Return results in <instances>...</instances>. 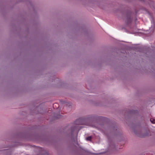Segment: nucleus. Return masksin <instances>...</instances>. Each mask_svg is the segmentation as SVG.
Wrapping results in <instances>:
<instances>
[{"mask_svg":"<svg viewBox=\"0 0 155 155\" xmlns=\"http://www.w3.org/2000/svg\"><path fill=\"white\" fill-rule=\"evenodd\" d=\"M132 21V19L130 17H129L127 19V23L128 24L131 22Z\"/></svg>","mask_w":155,"mask_h":155,"instance_id":"f257e3e1","label":"nucleus"},{"mask_svg":"<svg viewBox=\"0 0 155 155\" xmlns=\"http://www.w3.org/2000/svg\"><path fill=\"white\" fill-rule=\"evenodd\" d=\"M151 122L153 124H155V120L153 119H150Z\"/></svg>","mask_w":155,"mask_h":155,"instance_id":"f03ea898","label":"nucleus"},{"mask_svg":"<svg viewBox=\"0 0 155 155\" xmlns=\"http://www.w3.org/2000/svg\"><path fill=\"white\" fill-rule=\"evenodd\" d=\"M61 115H58V117H57V118H60V117H61Z\"/></svg>","mask_w":155,"mask_h":155,"instance_id":"20e7f679","label":"nucleus"},{"mask_svg":"<svg viewBox=\"0 0 155 155\" xmlns=\"http://www.w3.org/2000/svg\"><path fill=\"white\" fill-rule=\"evenodd\" d=\"M54 104H53V107H54Z\"/></svg>","mask_w":155,"mask_h":155,"instance_id":"39448f33","label":"nucleus"},{"mask_svg":"<svg viewBox=\"0 0 155 155\" xmlns=\"http://www.w3.org/2000/svg\"><path fill=\"white\" fill-rule=\"evenodd\" d=\"M91 136H90L87 137L86 139L87 140L90 141L91 140Z\"/></svg>","mask_w":155,"mask_h":155,"instance_id":"7ed1b4c3","label":"nucleus"}]
</instances>
